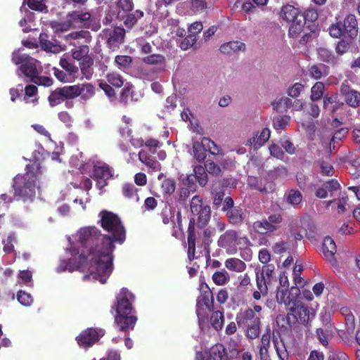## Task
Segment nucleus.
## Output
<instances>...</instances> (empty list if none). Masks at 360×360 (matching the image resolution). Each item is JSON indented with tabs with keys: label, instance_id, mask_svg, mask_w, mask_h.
Wrapping results in <instances>:
<instances>
[{
	"label": "nucleus",
	"instance_id": "nucleus-64",
	"mask_svg": "<svg viewBox=\"0 0 360 360\" xmlns=\"http://www.w3.org/2000/svg\"><path fill=\"white\" fill-rule=\"evenodd\" d=\"M18 302L23 306L29 307L33 302V298L30 293L23 290H19L17 293Z\"/></svg>",
	"mask_w": 360,
	"mask_h": 360
},
{
	"label": "nucleus",
	"instance_id": "nucleus-6",
	"mask_svg": "<svg viewBox=\"0 0 360 360\" xmlns=\"http://www.w3.org/2000/svg\"><path fill=\"white\" fill-rule=\"evenodd\" d=\"M316 315L315 311L300 301L295 300L289 307V313L286 316V321L289 326L297 321L304 325L307 324Z\"/></svg>",
	"mask_w": 360,
	"mask_h": 360
},
{
	"label": "nucleus",
	"instance_id": "nucleus-27",
	"mask_svg": "<svg viewBox=\"0 0 360 360\" xmlns=\"http://www.w3.org/2000/svg\"><path fill=\"white\" fill-rule=\"evenodd\" d=\"M35 63L36 60L30 56L19 68L25 76L30 78L31 82L34 77L37 75V69Z\"/></svg>",
	"mask_w": 360,
	"mask_h": 360
},
{
	"label": "nucleus",
	"instance_id": "nucleus-49",
	"mask_svg": "<svg viewBox=\"0 0 360 360\" xmlns=\"http://www.w3.org/2000/svg\"><path fill=\"white\" fill-rule=\"evenodd\" d=\"M205 167L197 165L194 167V175L196 176L198 182L201 186H205L207 184V174Z\"/></svg>",
	"mask_w": 360,
	"mask_h": 360
},
{
	"label": "nucleus",
	"instance_id": "nucleus-56",
	"mask_svg": "<svg viewBox=\"0 0 360 360\" xmlns=\"http://www.w3.org/2000/svg\"><path fill=\"white\" fill-rule=\"evenodd\" d=\"M270 340H271V328L269 326L266 328L265 332L262 336L261 343L259 345V353L260 355H262L263 351H267V349L270 346Z\"/></svg>",
	"mask_w": 360,
	"mask_h": 360
},
{
	"label": "nucleus",
	"instance_id": "nucleus-31",
	"mask_svg": "<svg viewBox=\"0 0 360 360\" xmlns=\"http://www.w3.org/2000/svg\"><path fill=\"white\" fill-rule=\"evenodd\" d=\"M228 221L232 225L241 224L244 220V213L240 207H235L226 213Z\"/></svg>",
	"mask_w": 360,
	"mask_h": 360
},
{
	"label": "nucleus",
	"instance_id": "nucleus-15",
	"mask_svg": "<svg viewBox=\"0 0 360 360\" xmlns=\"http://www.w3.org/2000/svg\"><path fill=\"white\" fill-rule=\"evenodd\" d=\"M247 184L252 189L257 190L262 193H272L275 190V184L267 179H259L254 176H249Z\"/></svg>",
	"mask_w": 360,
	"mask_h": 360
},
{
	"label": "nucleus",
	"instance_id": "nucleus-55",
	"mask_svg": "<svg viewBox=\"0 0 360 360\" xmlns=\"http://www.w3.org/2000/svg\"><path fill=\"white\" fill-rule=\"evenodd\" d=\"M161 188L164 195H170L175 191L176 181L172 179H165L162 182Z\"/></svg>",
	"mask_w": 360,
	"mask_h": 360
},
{
	"label": "nucleus",
	"instance_id": "nucleus-5",
	"mask_svg": "<svg viewBox=\"0 0 360 360\" xmlns=\"http://www.w3.org/2000/svg\"><path fill=\"white\" fill-rule=\"evenodd\" d=\"M217 245L229 254H234L237 251V246L240 249L247 248L250 245V241L246 236H239L236 230L229 229L219 236Z\"/></svg>",
	"mask_w": 360,
	"mask_h": 360
},
{
	"label": "nucleus",
	"instance_id": "nucleus-46",
	"mask_svg": "<svg viewBox=\"0 0 360 360\" xmlns=\"http://www.w3.org/2000/svg\"><path fill=\"white\" fill-rule=\"evenodd\" d=\"M266 218L262 220H257L253 222L252 228L254 231L259 234H266L267 233H273Z\"/></svg>",
	"mask_w": 360,
	"mask_h": 360
},
{
	"label": "nucleus",
	"instance_id": "nucleus-61",
	"mask_svg": "<svg viewBox=\"0 0 360 360\" xmlns=\"http://www.w3.org/2000/svg\"><path fill=\"white\" fill-rule=\"evenodd\" d=\"M53 74L56 78L63 83H71L75 82L72 77L67 74L64 70H60L57 68H53Z\"/></svg>",
	"mask_w": 360,
	"mask_h": 360
},
{
	"label": "nucleus",
	"instance_id": "nucleus-12",
	"mask_svg": "<svg viewBox=\"0 0 360 360\" xmlns=\"http://www.w3.org/2000/svg\"><path fill=\"white\" fill-rule=\"evenodd\" d=\"M113 176V169L108 164L94 165L92 178L96 181V186L101 190L108 185V180Z\"/></svg>",
	"mask_w": 360,
	"mask_h": 360
},
{
	"label": "nucleus",
	"instance_id": "nucleus-3",
	"mask_svg": "<svg viewBox=\"0 0 360 360\" xmlns=\"http://www.w3.org/2000/svg\"><path fill=\"white\" fill-rule=\"evenodd\" d=\"M39 162L34 161L26 166L24 174H18L13 179V188L15 191L14 199L26 201L32 200L36 194L37 181L41 174Z\"/></svg>",
	"mask_w": 360,
	"mask_h": 360
},
{
	"label": "nucleus",
	"instance_id": "nucleus-63",
	"mask_svg": "<svg viewBox=\"0 0 360 360\" xmlns=\"http://www.w3.org/2000/svg\"><path fill=\"white\" fill-rule=\"evenodd\" d=\"M317 11L314 8L307 9L303 14L300 15V18L303 20L304 24L307 22H314L318 19Z\"/></svg>",
	"mask_w": 360,
	"mask_h": 360
},
{
	"label": "nucleus",
	"instance_id": "nucleus-22",
	"mask_svg": "<svg viewBox=\"0 0 360 360\" xmlns=\"http://www.w3.org/2000/svg\"><path fill=\"white\" fill-rule=\"evenodd\" d=\"M39 40L41 48L47 52L57 53L61 51L59 43L56 39L51 40L46 33H41Z\"/></svg>",
	"mask_w": 360,
	"mask_h": 360
},
{
	"label": "nucleus",
	"instance_id": "nucleus-29",
	"mask_svg": "<svg viewBox=\"0 0 360 360\" xmlns=\"http://www.w3.org/2000/svg\"><path fill=\"white\" fill-rule=\"evenodd\" d=\"M299 15L300 16V10L292 5L286 4L281 8V16L288 22H292L299 19Z\"/></svg>",
	"mask_w": 360,
	"mask_h": 360
},
{
	"label": "nucleus",
	"instance_id": "nucleus-32",
	"mask_svg": "<svg viewBox=\"0 0 360 360\" xmlns=\"http://www.w3.org/2000/svg\"><path fill=\"white\" fill-rule=\"evenodd\" d=\"M142 60L147 65H158L159 68L157 69L158 71L165 70L166 60L165 56L162 55L151 54L143 58Z\"/></svg>",
	"mask_w": 360,
	"mask_h": 360
},
{
	"label": "nucleus",
	"instance_id": "nucleus-40",
	"mask_svg": "<svg viewBox=\"0 0 360 360\" xmlns=\"http://www.w3.org/2000/svg\"><path fill=\"white\" fill-rule=\"evenodd\" d=\"M139 189L131 183H126L122 187L123 195L130 200H134L138 202L139 197L138 195Z\"/></svg>",
	"mask_w": 360,
	"mask_h": 360
},
{
	"label": "nucleus",
	"instance_id": "nucleus-4",
	"mask_svg": "<svg viewBox=\"0 0 360 360\" xmlns=\"http://www.w3.org/2000/svg\"><path fill=\"white\" fill-rule=\"evenodd\" d=\"M98 217V224L104 231L110 233L112 243L122 244L126 240L127 231L121 218L117 214L106 210H102Z\"/></svg>",
	"mask_w": 360,
	"mask_h": 360
},
{
	"label": "nucleus",
	"instance_id": "nucleus-25",
	"mask_svg": "<svg viewBox=\"0 0 360 360\" xmlns=\"http://www.w3.org/2000/svg\"><path fill=\"white\" fill-rule=\"evenodd\" d=\"M210 143V138L203 137L200 142L195 141L193 144V156L198 162H203L206 158V149L203 145Z\"/></svg>",
	"mask_w": 360,
	"mask_h": 360
},
{
	"label": "nucleus",
	"instance_id": "nucleus-8",
	"mask_svg": "<svg viewBox=\"0 0 360 360\" xmlns=\"http://www.w3.org/2000/svg\"><path fill=\"white\" fill-rule=\"evenodd\" d=\"M65 22L72 28H89L93 20L89 10L83 8L69 12L67 14Z\"/></svg>",
	"mask_w": 360,
	"mask_h": 360
},
{
	"label": "nucleus",
	"instance_id": "nucleus-20",
	"mask_svg": "<svg viewBox=\"0 0 360 360\" xmlns=\"http://www.w3.org/2000/svg\"><path fill=\"white\" fill-rule=\"evenodd\" d=\"M340 93L348 105L354 108L359 106L360 91L352 89L347 85H342L340 89Z\"/></svg>",
	"mask_w": 360,
	"mask_h": 360
},
{
	"label": "nucleus",
	"instance_id": "nucleus-50",
	"mask_svg": "<svg viewBox=\"0 0 360 360\" xmlns=\"http://www.w3.org/2000/svg\"><path fill=\"white\" fill-rule=\"evenodd\" d=\"M245 335L248 339L255 340L259 338L261 333V321L251 325L245 329Z\"/></svg>",
	"mask_w": 360,
	"mask_h": 360
},
{
	"label": "nucleus",
	"instance_id": "nucleus-13",
	"mask_svg": "<svg viewBox=\"0 0 360 360\" xmlns=\"http://www.w3.org/2000/svg\"><path fill=\"white\" fill-rule=\"evenodd\" d=\"M202 307H205L209 311L214 310V300L212 292L200 294L197 297L195 312L200 321L207 316Z\"/></svg>",
	"mask_w": 360,
	"mask_h": 360
},
{
	"label": "nucleus",
	"instance_id": "nucleus-26",
	"mask_svg": "<svg viewBox=\"0 0 360 360\" xmlns=\"http://www.w3.org/2000/svg\"><path fill=\"white\" fill-rule=\"evenodd\" d=\"M323 253L328 261L333 262L335 261L334 255L336 252V245L332 238L326 236L322 245Z\"/></svg>",
	"mask_w": 360,
	"mask_h": 360
},
{
	"label": "nucleus",
	"instance_id": "nucleus-44",
	"mask_svg": "<svg viewBox=\"0 0 360 360\" xmlns=\"http://www.w3.org/2000/svg\"><path fill=\"white\" fill-rule=\"evenodd\" d=\"M304 25L302 18L293 20L288 30L289 37L297 38L303 31Z\"/></svg>",
	"mask_w": 360,
	"mask_h": 360
},
{
	"label": "nucleus",
	"instance_id": "nucleus-34",
	"mask_svg": "<svg viewBox=\"0 0 360 360\" xmlns=\"http://www.w3.org/2000/svg\"><path fill=\"white\" fill-rule=\"evenodd\" d=\"M215 233L214 228L207 227L203 230L202 236H199V240H201L200 245L203 247L204 250L208 255H210L209 247L212 242L211 238L215 235Z\"/></svg>",
	"mask_w": 360,
	"mask_h": 360
},
{
	"label": "nucleus",
	"instance_id": "nucleus-37",
	"mask_svg": "<svg viewBox=\"0 0 360 360\" xmlns=\"http://www.w3.org/2000/svg\"><path fill=\"white\" fill-rule=\"evenodd\" d=\"M143 17V12L141 10H136L133 12H128L125 17L121 15L124 20V25L128 28H132L139 19Z\"/></svg>",
	"mask_w": 360,
	"mask_h": 360
},
{
	"label": "nucleus",
	"instance_id": "nucleus-59",
	"mask_svg": "<svg viewBox=\"0 0 360 360\" xmlns=\"http://www.w3.org/2000/svg\"><path fill=\"white\" fill-rule=\"evenodd\" d=\"M290 117L288 115L278 116L273 120V125L275 129H284L288 124Z\"/></svg>",
	"mask_w": 360,
	"mask_h": 360
},
{
	"label": "nucleus",
	"instance_id": "nucleus-10",
	"mask_svg": "<svg viewBox=\"0 0 360 360\" xmlns=\"http://www.w3.org/2000/svg\"><path fill=\"white\" fill-rule=\"evenodd\" d=\"M104 335L105 330L102 328H89L83 330L76 340L79 347L88 348L96 344Z\"/></svg>",
	"mask_w": 360,
	"mask_h": 360
},
{
	"label": "nucleus",
	"instance_id": "nucleus-52",
	"mask_svg": "<svg viewBox=\"0 0 360 360\" xmlns=\"http://www.w3.org/2000/svg\"><path fill=\"white\" fill-rule=\"evenodd\" d=\"M89 48L87 45L79 46L75 49L72 50V57L78 61H82L86 57H89Z\"/></svg>",
	"mask_w": 360,
	"mask_h": 360
},
{
	"label": "nucleus",
	"instance_id": "nucleus-1",
	"mask_svg": "<svg viewBox=\"0 0 360 360\" xmlns=\"http://www.w3.org/2000/svg\"><path fill=\"white\" fill-rule=\"evenodd\" d=\"M77 235L82 248L80 254H84L86 262L91 263L99 281L105 283L113 269L112 252L115 248L110 235L102 234L96 226L82 228Z\"/></svg>",
	"mask_w": 360,
	"mask_h": 360
},
{
	"label": "nucleus",
	"instance_id": "nucleus-35",
	"mask_svg": "<svg viewBox=\"0 0 360 360\" xmlns=\"http://www.w3.org/2000/svg\"><path fill=\"white\" fill-rule=\"evenodd\" d=\"M245 49V45L244 43L236 41L222 44L219 48V51L223 53L229 55L238 51H244Z\"/></svg>",
	"mask_w": 360,
	"mask_h": 360
},
{
	"label": "nucleus",
	"instance_id": "nucleus-21",
	"mask_svg": "<svg viewBox=\"0 0 360 360\" xmlns=\"http://www.w3.org/2000/svg\"><path fill=\"white\" fill-rule=\"evenodd\" d=\"M345 104L343 102L340 101L338 99V96L337 94H326L323 97V108L330 112V113H336L340 110H342L344 107Z\"/></svg>",
	"mask_w": 360,
	"mask_h": 360
},
{
	"label": "nucleus",
	"instance_id": "nucleus-33",
	"mask_svg": "<svg viewBox=\"0 0 360 360\" xmlns=\"http://www.w3.org/2000/svg\"><path fill=\"white\" fill-rule=\"evenodd\" d=\"M270 130L268 128H264L260 132L259 136L255 135L248 140V145H253L255 148L263 146L270 137Z\"/></svg>",
	"mask_w": 360,
	"mask_h": 360
},
{
	"label": "nucleus",
	"instance_id": "nucleus-19",
	"mask_svg": "<svg viewBox=\"0 0 360 360\" xmlns=\"http://www.w3.org/2000/svg\"><path fill=\"white\" fill-rule=\"evenodd\" d=\"M72 87L75 88L74 98L80 96V100L83 102H86L92 98L95 94L96 88L91 83L72 85Z\"/></svg>",
	"mask_w": 360,
	"mask_h": 360
},
{
	"label": "nucleus",
	"instance_id": "nucleus-14",
	"mask_svg": "<svg viewBox=\"0 0 360 360\" xmlns=\"http://www.w3.org/2000/svg\"><path fill=\"white\" fill-rule=\"evenodd\" d=\"M236 321L238 327L242 329L261 321L260 318L250 308L241 310L238 313Z\"/></svg>",
	"mask_w": 360,
	"mask_h": 360
},
{
	"label": "nucleus",
	"instance_id": "nucleus-11",
	"mask_svg": "<svg viewBox=\"0 0 360 360\" xmlns=\"http://www.w3.org/2000/svg\"><path fill=\"white\" fill-rule=\"evenodd\" d=\"M74 90L75 88H72V86H64L51 91L48 97L50 106L55 107L61 104L65 101L74 99Z\"/></svg>",
	"mask_w": 360,
	"mask_h": 360
},
{
	"label": "nucleus",
	"instance_id": "nucleus-17",
	"mask_svg": "<svg viewBox=\"0 0 360 360\" xmlns=\"http://www.w3.org/2000/svg\"><path fill=\"white\" fill-rule=\"evenodd\" d=\"M107 37V44L110 49L117 47L124 42L125 30L122 27H115L112 30H104Z\"/></svg>",
	"mask_w": 360,
	"mask_h": 360
},
{
	"label": "nucleus",
	"instance_id": "nucleus-39",
	"mask_svg": "<svg viewBox=\"0 0 360 360\" xmlns=\"http://www.w3.org/2000/svg\"><path fill=\"white\" fill-rule=\"evenodd\" d=\"M225 266L230 271L243 272L246 269L245 263L240 259L232 257L225 261Z\"/></svg>",
	"mask_w": 360,
	"mask_h": 360
},
{
	"label": "nucleus",
	"instance_id": "nucleus-58",
	"mask_svg": "<svg viewBox=\"0 0 360 360\" xmlns=\"http://www.w3.org/2000/svg\"><path fill=\"white\" fill-rule=\"evenodd\" d=\"M302 200L301 192L296 189H291L287 195V202L292 205L300 204Z\"/></svg>",
	"mask_w": 360,
	"mask_h": 360
},
{
	"label": "nucleus",
	"instance_id": "nucleus-57",
	"mask_svg": "<svg viewBox=\"0 0 360 360\" xmlns=\"http://www.w3.org/2000/svg\"><path fill=\"white\" fill-rule=\"evenodd\" d=\"M346 32L342 27V22L341 21L332 24L329 27V34L333 38H340Z\"/></svg>",
	"mask_w": 360,
	"mask_h": 360
},
{
	"label": "nucleus",
	"instance_id": "nucleus-62",
	"mask_svg": "<svg viewBox=\"0 0 360 360\" xmlns=\"http://www.w3.org/2000/svg\"><path fill=\"white\" fill-rule=\"evenodd\" d=\"M115 62L119 69L128 68L132 63V58L129 56L119 55L115 58Z\"/></svg>",
	"mask_w": 360,
	"mask_h": 360
},
{
	"label": "nucleus",
	"instance_id": "nucleus-30",
	"mask_svg": "<svg viewBox=\"0 0 360 360\" xmlns=\"http://www.w3.org/2000/svg\"><path fill=\"white\" fill-rule=\"evenodd\" d=\"M138 155L139 160L153 172L160 170L161 165L160 162L154 158H152L146 151L141 150L139 151Z\"/></svg>",
	"mask_w": 360,
	"mask_h": 360
},
{
	"label": "nucleus",
	"instance_id": "nucleus-38",
	"mask_svg": "<svg viewBox=\"0 0 360 360\" xmlns=\"http://www.w3.org/2000/svg\"><path fill=\"white\" fill-rule=\"evenodd\" d=\"M93 65L94 59L91 56L89 57H86L83 60L79 62L81 72L87 79H91L92 77L94 72Z\"/></svg>",
	"mask_w": 360,
	"mask_h": 360
},
{
	"label": "nucleus",
	"instance_id": "nucleus-36",
	"mask_svg": "<svg viewBox=\"0 0 360 360\" xmlns=\"http://www.w3.org/2000/svg\"><path fill=\"white\" fill-rule=\"evenodd\" d=\"M60 66L65 70V72L75 79L78 77L79 68L74 63L70 62L65 58H61L59 61Z\"/></svg>",
	"mask_w": 360,
	"mask_h": 360
},
{
	"label": "nucleus",
	"instance_id": "nucleus-28",
	"mask_svg": "<svg viewBox=\"0 0 360 360\" xmlns=\"http://www.w3.org/2000/svg\"><path fill=\"white\" fill-rule=\"evenodd\" d=\"M308 71L310 77L318 80L328 76L330 73V68L326 65L319 63L311 65Z\"/></svg>",
	"mask_w": 360,
	"mask_h": 360
},
{
	"label": "nucleus",
	"instance_id": "nucleus-51",
	"mask_svg": "<svg viewBox=\"0 0 360 360\" xmlns=\"http://www.w3.org/2000/svg\"><path fill=\"white\" fill-rule=\"evenodd\" d=\"M143 145L148 148V150L153 154H155L157 151V148H160L161 146L160 142L153 138L146 139L145 142L143 139L138 140V146L139 147L143 146Z\"/></svg>",
	"mask_w": 360,
	"mask_h": 360
},
{
	"label": "nucleus",
	"instance_id": "nucleus-54",
	"mask_svg": "<svg viewBox=\"0 0 360 360\" xmlns=\"http://www.w3.org/2000/svg\"><path fill=\"white\" fill-rule=\"evenodd\" d=\"M273 108L276 111L287 110L292 105V101L288 97H281L272 103Z\"/></svg>",
	"mask_w": 360,
	"mask_h": 360
},
{
	"label": "nucleus",
	"instance_id": "nucleus-48",
	"mask_svg": "<svg viewBox=\"0 0 360 360\" xmlns=\"http://www.w3.org/2000/svg\"><path fill=\"white\" fill-rule=\"evenodd\" d=\"M266 219L268 221L269 226H271L270 227L273 232L277 231L280 229L283 221V216L280 213H274L268 216Z\"/></svg>",
	"mask_w": 360,
	"mask_h": 360
},
{
	"label": "nucleus",
	"instance_id": "nucleus-2",
	"mask_svg": "<svg viewBox=\"0 0 360 360\" xmlns=\"http://www.w3.org/2000/svg\"><path fill=\"white\" fill-rule=\"evenodd\" d=\"M135 297L128 289L123 288L116 297V302L112 309H115V324L117 328L128 335L137 321L136 310L133 307Z\"/></svg>",
	"mask_w": 360,
	"mask_h": 360
},
{
	"label": "nucleus",
	"instance_id": "nucleus-60",
	"mask_svg": "<svg viewBox=\"0 0 360 360\" xmlns=\"http://www.w3.org/2000/svg\"><path fill=\"white\" fill-rule=\"evenodd\" d=\"M106 79H107L108 82L110 85H112L116 88L121 87L124 84V80H123L122 77L120 74L116 73V72H112V73L108 74L106 76Z\"/></svg>",
	"mask_w": 360,
	"mask_h": 360
},
{
	"label": "nucleus",
	"instance_id": "nucleus-18",
	"mask_svg": "<svg viewBox=\"0 0 360 360\" xmlns=\"http://www.w3.org/2000/svg\"><path fill=\"white\" fill-rule=\"evenodd\" d=\"M195 219L194 218H191L188 227V258L190 261H193L196 258L195 257V248L196 243L199 244L200 241L197 239L196 234L195 232Z\"/></svg>",
	"mask_w": 360,
	"mask_h": 360
},
{
	"label": "nucleus",
	"instance_id": "nucleus-24",
	"mask_svg": "<svg viewBox=\"0 0 360 360\" xmlns=\"http://www.w3.org/2000/svg\"><path fill=\"white\" fill-rule=\"evenodd\" d=\"M342 27L349 37L353 38L357 35L358 23L356 16L353 14L347 15L343 21Z\"/></svg>",
	"mask_w": 360,
	"mask_h": 360
},
{
	"label": "nucleus",
	"instance_id": "nucleus-47",
	"mask_svg": "<svg viewBox=\"0 0 360 360\" xmlns=\"http://www.w3.org/2000/svg\"><path fill=\"white\" fill-rule=\"evenodd\" d=\"M226 356V349L221 344L215 345L211 348L210 356L213 360H224Z\"/></svg>",
	"mask_w": 360,
	"mask_h": 360
},
{
	"label": "nucleus",
	"instance_id": "nucleus-45",
	"mask_svg": "<svg viewBox=\"0 0 360 360\" xmlns=\"http://www.w3.org/2000/svg\"><path fill=\"white\" fill-rule=\"evenodd\" d=\"M325 85L323 82H316L311 89L310 98L312 101H317L323 96Z\"/></svg>",
	"mask_w": 360,
	"mask_h": 360
},
{
	"label": "nucleus",
	"instance_id": "nucleus-43",
	"mask_svg": "<svg viewBox=\"0 0 360 360\" xmlns=\"http://www.w3.org/2000/svg\"><path fill=\"white\" fill-rule=\"evenodd\" d=\"M210 323L212 326L217 331L221 330L224 326V313L219 310L212 311Z\"/></svg>",
	"mask_w": 360,
	"mask_h": 360
},
{
	"label": "nucleus",
	"instance_id": "nucleus-7",
	"mask_svg": "<svg viewBox=\"0 0 360 360\" xmlns=\"http://www.w3.org/2000/svg\"><path fill=\"white\" fill-rule=\"evenodd\" d=\"M68 270L72 272L75 270L80 271L82 272H87L93 275V277L99 281V278L96 275V271L94 268L91 267V263L86 262V258L84 257V254H79L78 259L76 262L72 259H61L57 267L58 272H63Z\"/></svg>",
	"mask_w": 360,
	"mask_h": 360
},
{
	"label": "nucleus",
	"instance_id": "nucleus-42",
	"mask_svg": "<svg viewBox=\"0 0 360 360\" xmlns=\"http://www.w3.org/2000/svg\"><path fill=\"white\" fill-rule=\"evenodd\" d=\"M212 279L215 285H224L229 282L230 276L225 269H221L212 274Z\"/></svg>",
	"mask_w": 360,
	"mask_h": 360
},
{
	"label": "nucleus",
	"instance_id": "nucleus-23",
	"mask_svg": "<svg viewBox=\"0 0 360 360\" xmlns=\"http://www.w3.org/2000/svg\"><path fill=\"white\" fill-rule=\"evenodd\" d=\"M347 133L348 129L347 128H341L334 133L329 143L330 153H335L338 151Z\"/></svg>",
	"mask_w": 360,
	"mask_h": 360
},
{
	"label": "nucleus",
	"instance_id": "nucleus-9",
	"mask_svg": "<svg viewBox=\"0 0 360 360\" xmlns=\"http://www.w3.org/2000/svg\"><path fill=\"white\" fill-rule=\"evenodd\" d=\"M190 208L191 213L198 217L197 224L200 227L205 226L210 219V207L203 205L202 199L198 195H195L191 199Z\"/></svg>",
	"mask_w": 360,
	"mask_h": 360
},
{
	"label": "nucleus",
	"instance_id": "nucleus-53",
	"mask_svg": "<svg viewBox=\"0 0 360 360\" xmlns=\"http://www.w3.org/2000/svg\"><path fill=\"white\" fill-rule=\"evenodd\" d=\"M318 54L320 59L326 63L332 65H335L337 63L336 57L326 48H319L318 49Z\"/></svg>",
	"mask_w": 360,
	"mask_h": 360
},
{
	"label": "nucleus",
	"instance_id": "nucleus-16",
	"mask_svg": "<svg viewBox=\"0 0 360 360\" xmlns=\"http://www.w3.org/2000/svg\"><path fill=\"white\" fill-rule=\"evenodd\" d=\"M288 289L285 288H278L276 292V300L279 303H283L285 305L290 307L296 300V297L300 294L299 288L292 286L288 295Z\"/></svg>",
	"mask_w": 360,
	"mask_h": 360
},
{
	"label": "nucleus",
	"instance_id": "nucleus-41",
	"mask_svg": "<svg viewBox=\"0 0 360 360\" xmlns=\"http://www.w3.org/2000/svg\"><path fill=\"white\" fill-rule=\"evenodd\" d=\"M175 212L176 210L174 207L169 204H165L160 213L162 223L164 224H168L170 222H174Z\"/></svg>",
	"mask_w": 360,
	"mask_h": 360
}]
</instances>
